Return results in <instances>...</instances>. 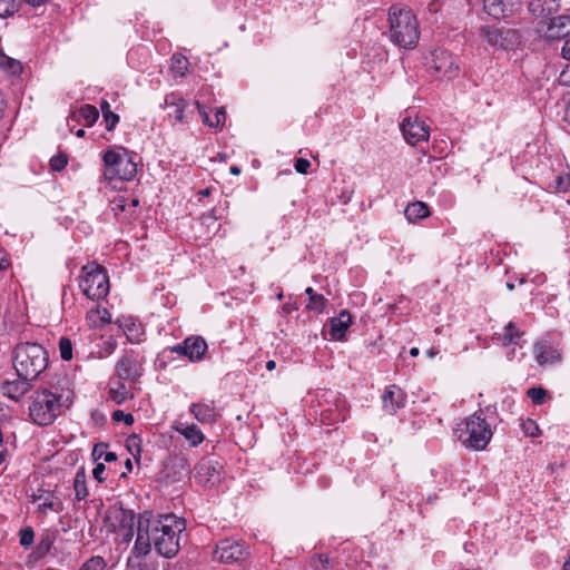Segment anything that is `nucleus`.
<instances>
[{
  "label": "nucleus",
  "mask_w": 570,
  "mask_h": 570,
  "mask_svg": "<svg viewBox=\"0 0 570 570\" xmlns=\"http://www.w3.org/2000/svg\"><path fill=\"white\" fill-rule=\"evenodd\" d=\"M185 529V520L175 514L153 515L146 511L139 514L132 551L136 556L145 557L154 547L159 556L171 559L180 550V534Z\"/></svg>",
  "instance_id": "1"
},
{
  "label": "nucleus",
  "mask_w": 570,
  "mask_h": 570,
  "mask_svg": "<svg viewBox=\"0 0 570 570\" xmlns=\"http://www.w3.org/2000/svg\"><path fill=\"white\" fill-rule=\"evenodd\" d=\"M28 402L30 420L39 426H47L60 415L62 407H69L72 404L73 391L69 381L63 379L49 389L35 391Z\"/></svg>",
  "instance_id": "2"
},
{
  "label": "nucleus",
  "mask_w": 570,
  "mask_h": 570,
  "mask_svg": "<svg viewBox=\"0 0 570 570\" xmlns=\"http://www.w3.org/2000/svg\"><path fill=\"white\" fill-rule=\"evenodd\" d=\"M389 37L397 47L413 49L420 39L419 21L405 6L394 4L389 10Z\"/></svg>",
  "instance_id": "3"
},
{
  "label": "nucleus",
  "mask_w": 570,
  "mask_h": 570,
  "mask_svg": "<svg viewBox=\"0 0 570 570\" xmlns=\"http://www.w3.org/2000/svg\"><path fill=\"white\" fill-rule=\"evenodd\" d=\"M12 362L18 377L33 381L47 368L49 356L42 345L24 342L16 345Z\"/></svg>",
  "instance_id": "4"
},
{
  "label": "nucleus",
  "mask_w": 570,
  "mask_h": 570,
  "mask_svg": "<svg viewBox=\"0 0 570 570\" xmlns=\"http://www.w3.org/2000/svg\"><path fill=\"white\" fill-rule=\"evenodd\" d=\"M104 177L111 181L131 180L137 174V164L125 148L109 149L104 156Z\"/></svg>",
  "instance_id": "5"
},
{
  "label": "nucleus",
  "mask_w": 570,
  "mask_h": 570,
  "mask_svg": "<svg viewBox=\"0 0 570 570\" xmlns=\"http://www.w3.org/2000/svg\"><path fill=\"white\" fill-rule=\"evenodd\" d=\"M459 439L468 449L481 451L492 439L490 424L483 417L482 411L473 413L465 420L464 429H459Z\"/></svg>",
  "instance_id": "6"
},
{
  "label": "nucleus",
  "mask_w": 570,
  "mask_h": 570,
  "mask_svg": "<svg viewBox=\"0 0 570 570\" xmlns=\"http://www.w3.org/2000/svg\"><path fill=\"white\" fill-rule=\"evenodd\" d=\"M83 277L80 282L82 293L90 299H101L109 293V278L106 269L96 263L82 267Z\"/></svg>",
  "instance_id": "7"
},
{
  "label": "nucleus",
  "mask_w": 570,
  "mask_h": 570,
  "mask_svg": "<svg viewBox=\"0 0 570 570\" xmlns=\"http://www.w3.org/2000/svg\"><path fill=\"white\" fill-rule=\"evenodd\" d=\"M480 36L491 47L511 50L520 46L521 33L519 30L508 27L482 26Z\"/></svg>",
  "instance_id": "8"
},
{
  "label": "nucleus",
  "mask_w": 570,
  "mask_h": 570,
  "mask_svg": "<svg viewBox=\"0 0 570 570\" xmlns=\"http://www.w3.org/2000/svg\"><path fill=\"white\" fill-rule=\"evenodd\" d=\"M248 554V548L243 542L234 539H224L216 544L213 559L223 563H233L245 560Z\"/></svg>",
  "instance_id": "9"
},
{
  "label": "nucleus",
  "mask_w": 570,
  "mask_h": 570,
  "mask_svg": "<svg viewBox=\"0 0 570 570\" xmlns=\"http://www.w3.org/2000/svg\"><path fill=\"white\" fill-rule=\"evenodd\" d=\"M115 373L118 379L136 382L141 376V366L137 355L130 351L125 353L116 363Z\"/></svg>",
  "instance_id": "10"
},
{
  "label": "nucleus",
  "mask_w": 570,
  "mask_h": 570,
  "mask_svg": "<svg viewBox=\"0 0 570 570\" xmlns=\"http://www.w3.org/2000/svg\"><path fill=\"white\" fill-rule=\"evenodd\" d=\"M432 56L431 69H433L439 77L452 79L458 75L459 66L455 63L450 52L435 50Z\"/></svg>",
  "instance_id": "11"
},
{
  "label": "nucleus",
  "mask_w": 570,
  "mask_h": 570,
  "mask_svg": "<svg viewBox=\"0 0 570 570\" xmlns=\"http://www.w3.org/2000/svg\"><path fill=\"white\" fill-rule=\"evenodd\" d=\"M171 351L187 356L191 362H196L204 357L207 351V343L202 336H190L183 344L175 345Z\"/></svg>",
  "instance_id": "12"
},
{
  "label": "nucleus",
  "mask_w": 570,
  "mask_h": 570,
  "mask_svg": "<svg viewBox=\"0 0 570 570\" xmlns=\"http://www.w3.org/2000/svg\"><path fill=\"white\" fill-rule=\"evenodd\" d=\"M401 130L405 140L412 146L420 141H426L430 136L429 127L424 121L419 119L412 120L410 117L402 120Z\"/></svg>",
  "instance_id": "13"
},
{
  "label": "nucleus",
  "mask_w": 570,
  "mask_h": 570,
  "mask_svg": "<svg viewBox=\"0 0 570 570\" xmlns=\"http://www.w3.org/2000/svg\"><path fill=\"white\" fill-rule=\"evenodd\" d=\"M522 0H483L485 12L494 19L513 16L521 9Z\"/></svg>",
  "instance_id": "14"
},
{
  "label": "nucleus",
  "mask_w": 570,
  "mask_h": 570,
  "mask_svg": "<svg viewBox=\"0 0 570 570\" xmlns=\"http://www.w3.org/2000/svg\"><path fill=\"white\" fill-rule=\"evenodd\" d=\"M535 361L540 365H550L561 360L559 347L548 340H541L533 345Z\"/></svg>",
  "instance_id": "15"
},
{
  "label": "nucleus",
  "mask_w": 570,
  "mask_h": 570,
  "mask_svg": "<svg viewBox=\"0 0 570 570\" xmlns=\"http://www.w3.org/2000/svg\"><path fill=\"white\" fill-rule=\"evenodd\" d=\"M570 36V16L561 14L549 19L547 29L544 30V38L547 40H560Z\"/></svg>",
  "instance_id": "16"
},
{
  "label": "nucleus",
  "mask_w": 570,
  "mask_h": 570,
  "mask_svg": "<svg viewBox=\"0 0 570 570\" xmlns=\"http://www.w3.org/2000/svg\"><path fill=\"white\" fill-rule=\"evenodd\" d=\"M195 479L204 487H214L220 481V472L212 461H200L196 465Z\"/></svg>",
  "instance_id": "17"
},
{
  "label": "nucleus",
  "mask_w": 570,
  "mask_h": 570,
  "mask_svg": "<svg viewBox=\"0 0 570 570\" xmlns=\"http://www.w3.org/2000/svg\"><path fill=\"white\" fill-rule=\"evenodd\" d=\"M382 402L387 413L395 414L405 404L404 392L397 385H390L382 395Z\"/></svg>",
  "instance_id": "18"
},
{
  "label": "nucleus",
  "mask_w": 570,
  "mask_h": 570,
  "mask_svg": "<svg viewBox=\"0 0 570 570\" xmlns=\"http://www.w3.org/2000/svg\"><path fill=\"white\" fill-rule=\"evenodd\" d=\"M187 106L188 102L174 92L165 97L163 105L164 108L169 109L168 116L173 117L177 122L186 121L185 108Z\"/></svg>",
  "instance_id": "19"
},
{
  "label": "nucleus",
  "mask_w": 570,
  "mask_h": 570,
  "mask_svg": "<svg viewBox=\"0 0 570 570\" xmlns=\"http://www.w3.org/2000/svg\"><path fill=\"white\" fill-rule=\"evenodd\" d=\"M189 411L194 417L203 424L213 423L217 419V411L214 401L193 403Z\"/></svg>",
  "instance_id": "20"
},
{
  "label": "nucleus",
  "mask_w": 570,
  "mask_h": 570,
  "mask_svg": "<svg viewBox=\"0 0 570 570\" xmlns=\"http://www.w3.org/2000/svg\"><path fill=\"white\" fill-rule=\"evenodd\" d=\"M559 7L558 0H532L528 4V11L537 18L550 19Z\"/></svg>",
  "instance_id": "21"
},
{
  "label": "nucleus",
  "mask_w": 570,
  "mask_h": 570,
  "mask_svg": "<svg viewBox=\"0 0 570 570\" xmlns=\"http://www.w3.org/2000/svg\"><path fill=\"white\" fill-rule=\"evenodd\" d=\"M32 380H27L23 377H19L13 381H6L2 384V392L4 395L12 400H19L22 395H24L31 387L30 382Z\"/></svg>",
  "instance_id": "22"
},
{
  "label": "nucleus",
  "mask_w": 570,
  "mask_h": 570,
  "mask_svg": "<svg viewBox=\"0 0 570 570\" xmlns=\"http://www.w3.org/2000/svg\"><path fill=\"white\" fill-rule=\"evenodd\" d=\"M331 336L334 340H342L346 330L352 324V316L347 311H343L338 316L331 318Z\"/></svg>",
  "instance_id": "23"
},
{
  "label": "nucleus",
  "mask_w": 570,
  "mask_h": 570,
  "mask_svg": "<svg viewBox=\"0 0 570 570\" xmlns=\"http://www.w3.org/2000/svg\"><path fill=\"white\" fill-rule=\"evenodd\" d=\"M124 382L125 380L117 377L116 380H110L109 383V397L117 404H122L134 397Z\"/></svg>",
  "instance_id": "24"
},
{
  "label": "nucleus",
  "mask_w": 570,
  "mask_h": 570,
  "mask_svg": "<svg viewBox=\"0 0 570 570\" xmlns=\"http://www.w3.org/2000/svg\"><path fill=\"white\" fill-rule=\"evenodd\" d=\"M195 105L199 111V115L202 117V121L204 125H206L210 128H218V127L224 126V124L226 121V111H225L224 107L216 109L214 119H210L209 114L205 110V108L198 101H196Z\"/></svg>",
  "instance_id": "25"
},
{
  "label": "nucleus",
  "mask_w": 570,
  "mask_h": 570,
  "mask_svg": "<svg viewBox=\"0 0 570 570\" xmlns=\"http://www.w3.org/2000/svg\"><path fill=\"white\" fill-rule=\"evenodd\" d=\"M175 430L178 433H180L189 442V444L191 446L199 445L205 439L203 432L195 424H190V425L180 424V425L176 426Z\"/></svg>",
  "instance_id": "26"
},
{
  "label": "nucleus",
  "mask_w": 570,
  "mask_h": 570,
  "mask_svg": "<svg viewBox=\"0 0 570 570\" xmlns=\"http://www.w3.org/2000/svg\"><path fill=\"white\" fill-rule=\"evenodd\" d=\"M404 215L409 222L414 223L428 217L430 215V210L425 203L414 202L406 206Z\"/></svg>",
  "instance_id": "27"
},
{
  "label": "nucleus",
  "mask_w": 570,
  "mask_h": 570,
  "mask_svg": "<svg viewBox=\"0 0 570 570\" xmlns=\"http://www.w3.org/2000/svg\"><path fill=\"white\" fill-rule=\"evenodd\" d=\"M71 117L77 121L82 119L85 121V125L90 127L99 118V111L92 105H85L79 109L78 114L75 112Z\"/></svg>",
  "instance_id": "28"
},
{
  "label": "nucleus",
  "mask_w": 570,
  "mask_h": 570,
  "mask_svg": "<svg viewBox=\"0 0 570 570\" xmlns=\"http://www.w3.org/2000/svg\"><path fill=\"white\" fill-rule=\"evenodd\" d=\"M86 478L87 476H86L85 469L80 468L77 471L75 480H73V489H75V494H76L77 501L85 500L89 494V491L87 489Z\"/></svg>",
  "instance_id": "29"
},
{
  "label": "nucleus",
  "mask_w": 570,
  "mask_h": 570,
  "mask_svg": "<svg viewBox=\"0 0 570 570\" xmlns=\"http://www.w3.org/2000/svg\"><path fill=\"white\" fill-rule=\"evenodd\" d=\"M522 333L517 328L513 322H509L504 328L503 333L499 335V340L502 341L503 345L518 344Z\"/></svg>",
  "instance_id": "30"
},
{
  "label": "nucleus",
  "mask_w": 570,
  "mask_h": 570,
  "mask_svg": "<svg viewBox=\"0 0 570 570\" xmlns=\"http://www.w3.org/2000/svg\"><path fill=\"white\" fill-rule=\"evenodd\" d=\"M188 59L181 53H175L171 57L170 69L176 77H183L188 70Z\"/></svg>",
  "instance_id": "31"
},
{
  "label": "nucleus",
  "mask_w": 570,
  "mask_h": 570,
  "mask_svg": "<svg viewBox=\"0 0 570 570\" xmlns=\"http://www.w3.org/2000/svg\"><path fill=\"white\" fill-rule=\"evenodd\" d=\"M134 525H135V514L130 512L128 517L122 520L120 535L121 542L128 543L134 538Z\"/></svg>",
  "instance_id": "32"
},
{
  "label": "nucleus",
  "mask_w": 570,
  "mask_h": 570,
  "mask_svg": "<svg viewBox=\"0 0 570 570\" xmlns=\"http://www.w3.org/2000/svg\"><path fill=\"white\" fill-rule=\"evenodd\" d=\"M0 68L10 72L11 75H17L22 70V66L18 60L7 56H2L0 58Z\"/></svg>",
  "instance_id": "33"
},
{
  "label": "nucleus",
  "mask_w": 570,
  "mask_h": 570,
  "mask_svg": "<svg viewBox=\"0 0 570 570\" xmlns=\"http://www.w3.org/2000/svg\"><path fill=\"white\" fill-rule=\"evenodd\" d=\"M140 443H141V440L138 435H130L126 440V446L129 450V452L131 453V455L134 456V459L136 460V462L140 461V453H141Z\"/></svg>",
  "instance_id": "34"
},
{
  "label": "nucleus",
  "mask_w": 570,
  "mask_h": 570,
  "mask_svg": "<svg viewBox=\"0 0 570 570\" xmlns=\"http://www.w3.org/2000/svg\"><path fill=\"white\" fill-rule=\"evenodd\" d=\"M107 563L101 556H94L88 559L79 570H104Z\"/></svg>",
  "instance_id": "35"
},
{
  "label": "nucleus",
  "mask_w": 570,
  "mask_h": 570,
  "mask_svg": "<svg viewBox=\"0 0 570 570\" xmlns=\"http://www.w3.org/2000/svg\"><path fill=\"white\" fill-rule=\"evenodd\" d=\"M527 395L531 399V401L539 405L544 403L548 397V391L543 387H531L527 391Z\"/></svg>",
  "instance_id": "36"
},
{
  "label": "nucleus",
  "mask_w": 570,
  "mask_h": 570,
  "mask_svg": "<svg viewBox=\"0 0 570 570\" xmlns=\"http://www.w3.org/2000/svg\"><path fill=\"white\" fill-rule=\"evenodd\" d=\"M325 304H326L325 297L323 295L316 293L314 296L309 297L306 307L309 311L321 313V312H323Z\"/></svg>",
  "instance_id": "37"
},
{
  "label": "nucleus",
  "mask_w": 570,
  "mask_h": 570,
  "mask_svg": "<svg viewBox=\"0 0 570 570\" xmlns=\"http://www.w3.org/2000/svg\"><path fill=\"white\" fill-rule=\"evenodd\" d=\"M59 352L63 361H70L72 358V343L68 337L60 338Z\"/></svg>",
  "instance_id": "38"
},
{
  "label": "nucleus",
  "mask_w": 570,
  "mask_h": 570,
  "mask_svg": "<svg viewBox=\"0 0 570 570\" xmlns=\"http://www.w3.org/2000/svg\"><path fill=\"white\" fill-rule=\"evenodd\" d=\"M17 10L16 0H0V18L12 16Z\"/></svg>",
  "instance_id": "39"
},
{
  "label": "nucleus",
  "mask_w": 570,
  "mask_h": 570,
  "mask_svg": "<svg viewBox=\"0 0 570 570\" xmlns=\"http://www.w3.org/2000/svg\"><path fill=\"white\" fill-rule=\"evenodd\" d=\"M20 544L24 548H29L33 543L35 532L31 527H26L20 530Z\"/></svg>",
  "instance_id": "40"
},
{
  "label": "nucleus",
  "mask_w": 570,
  "mask_h": 570,
  "mask_svg": "<svg viewBox=\"0 0 570 570\" xmlns=\"http://www.w3.org/2000/svg\"><path fill=\"white\" fill-rule=\"evenodd\" d=\"M67 164H68V158L65 154L53 156L50 159V167L55 171L62 170L67 166Z\"/></svg>",
  "instance_id": "41"
},
{
  "label": "nucleus",
  "mask_w": 570,
  "mask_h": 570,
  "mask_svg": "<svg viewBox=\"0 0 570 570\" xmlns=\"http://www.w3.org/2000/svg\"><path fill=\"white\" fill-rule=\"evenodd\" d=\"M111 417L115 422H124L128 426L132 425L135 422L132 414L125 413L121 410H116L112 413Z\"/></svg>",
  "instance_id": "42"
},
{
  "label": "nucleus",
  "mask_w": 570,
  "mask_h": 570,
  "mask_svg": "<svg viewBox=\"0 0 570 570\" xmlns=\"http://www.w3.org/2000/svg\"><path fill=\"white\" fill-rule=\"evenodd\" d=\"M104 121L106 124V129L108 131H111V130H114V128L118 124L119 116L117 114L112 112V111L105 112Z\"/></svg>",
  "instance_id": "43"
},
{
  "label": "nucleus",
  "mask_w": 570,
  "mask_h": 570,
  "mask_svg": "<svg viewBox=\"0 0 570 570\" xmlns=\"http://www.w3.org/2000/svg\"><path fill=\"white\" fill-rule=\"evenodd\" d=\"M38 509L42 513H46L48 510L60 512L62 510V503L55 501H45L43 503L39 504Z\"/></svg>",
  "instance_id": "44"
},
{
  "label": "nucleus",
  "mask_w": 570,
  "mask_h": 570,
  "mask_svg": "<svg viewBox=\"0 0 570 570\" xmlns=\"http://www.w3.org/2000/svg\"><path fill=\"white\" fill-rule=\"evenodd\" d=\"M312 567L315 570H326L328 568V558L325 556H318L312 561Z\"/></svg>",
  "instance_id": "45"
},
{
  "label": "nucleus",
  "mask_w": 570,
  "mask_h": 570,
  "mask_svg": "<svg viewBox=\"0 0 570 570\" xmlns=\"http://www.w3.org/2000/svg\"><path fill=\"white\" fill-rule=\"evenodd\" d=\"M311 167V163L305 158H297L295 161V170L299 174H307L308 168Z\"/></svg>",
  "instance_id": "46"
},
{
  "label": "nucleus",
  "mask_w": 570,
  "mask_h": 570,
  "mask_svg": "<svg viewBox=\"0 0 570 570\" xmlns=\"http://www.w3.org/2000/svg\"><path fill=\"white\" fill-rule=\"evenodd\" d=\"M107 446L108 445L106 443L95 444L92 449V458L95 461L99 460L101 456H105Z\"/></svg>",
  "instance_id": "47"
},
{
  "label": "nucleus",
  "mask_w": 570,
  "mask_h": 570,
  "mask_svg": "<svg viewBox=\"0 0 570 570\" xmlns=\"http://www.w3.org/2000/svg\"><path fill=\"white\" fill-rule=\"evenodd\" d=\"M558 81L562 86H570V65H567L559 75Z\"/></svg>",
  "instance_id": "48"
},
{
  "label": "nucleus",
  "mask_w": 570,
  "mask_h": 570,
  "mask_svg": "<svg viewBox=\"0 0 570 570\" xmlns=\"http://www.w3.org/2000/svg\"><path fill=\"white\" fill-rule=\"evenodd\" d=\"M105 470H106V466L104 463H97L96 466L94 468L92 475L99 483H102L105 481V478H104Z\"/></svg>",
  "instance_id": "49"
},
{
  "label": "nucleus",
  "mask_w": 570,
  "mask_h": 570,
  "mask_svg": "<svg viewBox=\"0 0 570 570\" xmlns=\"http://www.w3.org/2000/svg\"><path fill=\"white\" fill-rule=\"evenodd\" d=\"M561 57L570 61V38L563 42V46L561 48Z\"/></svg>",
  "instance_id": "50"
},
{
  "label": "nucleus",
  "mask_w": 570,
  "mask_h": 570,
  "mask_svg": "<svg viewBox=\"0 0 570 570\" xmlns=\"http://www.w3.org/2000/svg\"><path fill=\"white\" fill-rule=\"evenodd\" d=\"M138 203H139L138 199H131L130 206L136 207L138 205ZM127 206H129V204H127L126 199L121 198L118 200L117 207L120 208L121 210H125L127 208Z\"/></svg>",
  "instance_id": "51"
},
{
  "label": "nucleus",
  "mask_w": 570,
  "mask_h": 570,
  "mask_svg": "<svg viewBox=\"0 0 570 570\" xmlns=\"http://www.w3.org/2000/svg\"><path fill=\"white\" fill-rule=\"evenodd\" d=\"M98 314H100V320L102 323H110V313L106 308L98 311Z\"/></svg>",
  "instance_id": "52"
},
{
  "label": "nucleus",
  "mask_w": 570,
  "mask_h": 570,
  "mask_svg": "<svg viewBox=\"0 0 570 570\" xmlns=\"http://www.w3.org/2000/svg\"><path fill=\"white\" fill-rule=\"evenodd\" d=\"M105 348L104 351L106 352V354H111L114 352V350L116 348V342H106L105 343Z\"/></svg>",
  "instance_id": "53"
},
{
  "label": "nucleus",
  "mask_w": 570,
  "mask_h": 570,
  "mask_svg": "<svg viewBox=\"0 0 570 570\" xmlns=\"http://www.w3.org/2000/svg\"><path fill=\"white\" fill-rule=\"evenodd\" d=\"M104 460L105 462H114L117 460V454L115 452H107L105 453V456H104Z\"/></svg>",
  "instance_id": "54"
},
{
  "label": "nucleus",
  "mask_w": 570,
  "mask_h": 570,
  "mask_svg": "<svg viewBox=\"0 0 570 570\" xmlns=\"http://www.w3.org/2000/svg\"><path fill=\"white\" fill-rule=\"evenodd\" d=\"M100 109L102 111V116L105 115V112H108V111H111L110 110V105L107 100H101L100 101Z\"/></svg>",
  "instance_id": "55"
},
{
  "label": "nucleus",
  "mask_w": 570,
  "mask_h": 570,
  "mask_svg": "<svg viewBox=\"0 0 570 570\" xmlns=\"http://www.w3.org/2000/svg\"><path fill=\"white\" fill-rule=\"evenodd\" d=\"M10 266V262L6 257L0 258V271H4Z\"/></svg>",
  "instance_id": "56"
},
{
  "label": "nucleus",
  "mask_w": 570,
  "mask_h": 570,
  "mask_svg": "<svg viewBox=\"0 0 570 570\" xmlns=\"http://www.w3.org/2000/svg\"><path fill=\"white\" fill-rule=\"evenodd\" d=\"M119 326L122 327L126 333H128L129 331H131V326H135V324L130 320H128L124 325L120 324Z\"/></svg>",
  "instance_id": "57"
},
{
  "label": "nucleus",
  "mask_w": 570,
  "mask_h": 570,
  "mask_svg": "<svg viewBox=\"0 0 570 570\" xmlns=\"http://www.w3.org/2000/svg\"><path fill=\"white\" fill-rule=\"evenodd\" d=\"M24 1L32 7H39V6L43 4L47 0H24Z\"/></svg>",
  "instance_id": "58"
},
{
  "label": "nucleus",
  "mask_w": 570,
  "mask_h": 570,
  "mask_svg": "<svg viewBox=\"0 0 570 570\" xmlns=\"http://www.w3.org/2000/svg\"><path fill=\"white\" fill-rule=\"evenodd\" d=\"M276 367V362L271 360L266 363V370L267 371H273L274 368Z\"/></svg>",
  "instance_id": "59"
},
{
  "label": "nucleus",
  "mask_w": 570,
  "mask_h": 570,
  "mask_svg": "<svg viewBox=\"0 0 570 570\" xmlns=\"http://www.w3.org/2000/svg\"><path fill=\"white\" fill-rule=\"evenodd\" d=\"M166 570H184V568L178 563H174V564H169Z\"/></svg>",
  "instance_id": "60"
},
{
  "label": "nucleus",
  "mask_w": 570,
  "mask_h": 570,
  "mask_svg": "<svg viewBox=\"0 0 570 570\" xmlns=\"http://www.w3.org/2000/svg\"><path fill=\"white\" fill-rule=\"evenodd\" d=\"M125 468H126L127 472H131L132 471V463H131L130 459L126 460Z\"/></svg>",
  "instance_id": "61"
},
{
  "label": "nucleus",
  "mask_w": 570,
  "mask_h": 570,
  "mask_svg": "<svg viewBox=\"0 0 570 570\" xmlns=\"http://www.w3.org/2000/svg\"><path fill=\"white\" fill-rule=\"evenodd\" d=\"M229 171H230L232 175H239L240 174V168L237 167V166H232Z\"/></svg>",
  "instance_id": "62"
},
{
  "label": "nucleus",
  "mask_w": 570,
  "mask_h": 570,
  "mask_svg": "<svg viewBox=\"0 0 570 570\" xmlns=\"http://www.w3.org/2000/svg\"><path fill=\"white\" fill-rule=\"evenodd\" d=\"M199 195L203 196V197H207V196L210 195V189L209 188L202 189L199 191Z\"/></svg>",
  "instance_id": "63"
},
{
  "label": "nucleus",
  "mask_w": 570,
  "mask_h": 570,
  "mask_svg": "<svg viewBox=\"0 0 570 570\" xmlns=\"http://www.w3.org/2000/svg\"><path fill=\"white\" fill-rule=\"evenodd\" d=\"M563 570H570V558L564 562Z\"/></svg>",
  "instance_id": "64"
}]
</instances>
